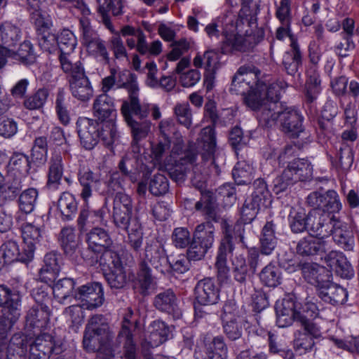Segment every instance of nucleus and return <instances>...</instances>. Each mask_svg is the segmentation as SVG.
Here are the masks:
<instances>
[{
	"mask_svg": "<svg viewBox=\"0 0 359 359\" xmlns=\"http://www.w3.org/2000/svg\"><path fill=\"white\" fill-rule=\"evenodd\" d=\"M22 37L21 29L11 21H4L0 25L1 43L8 47H15Z\"/></svg>",
	"mask_w": 359,
	"mask_h": 359,
	"instance_id": "47",
	"label": "nucleus"
},
{
	"mask_svg": "<svg viewBox=\"0 0 359 359\" xmlns=\"http://www.w3.org/2000/svg\"><path fill=\"white\" fill-rule=\"evenodd\" d=\"M308 213L302 208H291L288 221L292 233H300L307 231Z\"/></svg>",
	"mask_w": 359,
	"mask_h": 359,
	"instance_id": "53",
	"label": "nucleus"
},
{
	"mask_svg": "<svg viewBox=\"0 0 359 359\" xmlns=\"http://www.w3.org/2000/svg\"><path fill=\"white\" fill-rule=\"evenodd\" d=\"M88 248L95 254H100L107 248H111L113 241L107 231L101 227H93L86 233Z\"/></svg>",
	"mask_w": 359,
	"mask_h": 359,
	"instance_id": "32",
	"label": "nucleus"
},
{
	"mask_svg": "<svg viewBox=\"0 0 359 359\" xmlns=\"http://www.w3.org/2000/svg\"><path fill=\"white\" fill-rule=\"evenodd\" d=\"M133 313L123 317L121 329L118 332V338L123 339L122 359H140L137 356V345L134 341L133 334L130 330L132 323L130 320Z\"/></svg>",
	"mask_w": 359,
	"mask_h": 359,
	"instance_id": "33",
	"label": "nucleus"
},
{
	"mask_svg": "<svg viewBox=\"0 0 359 359\" xmlns=\"http://www.w3.org/2000/svg\"><path fill=\"white\" fill-rule=\"evenodd\" d=\"M316 294L323 302L334 306L344 305L348 297L346 288L330 278L316 290Z\"/></svg>",
	"mask_w": 359,
	"mask_h": 359,
	"instance_id": "20",
	"label": "nucleus"
},
{
	"mask_svg": "<svg viewBox=\"0 0 359 359\" xmlns=\"http://www.w3.org/2000/svg\"><path fill=\"white\" fill-rule=\"evenodd\" d=\"M71 97L60 88L57 90L55 100V110L61 123L67 126L70 122Z\"/></svg>",
	"mask_w": 359,
	"mask_h": 359,
	"instance_id": "45",
	"label": "nucleus"
},
{
	"mask_svg": "<svg viewBox=\"0 0 359 359\" xmlns=\"http://www.w3.org/2000/svg\"><path fill=\"white\" fill-rule=\"evenodd\" d=\"M58 241L64 253L69 257H73L78 248L74 228L63 227L59 233Z\"/></svg>",
	"mask_w": 359,
	"mask_h": 359,
	"instance_id": "49",
	"label": "nucleus"
},
{
	"mask_svg": "<svg viewBox=\"0 0 359 359\" xmlns=\"http://www.w3.org/2000/svg\"><path fill=\"white\" fill-rule=\"evenodd\" d=\"M127 239L126 243L128 245L129 248L136 254H141L140 252L142 250L144 233L142 230L141 224L136 221L133 226L128 231Z\"/></svg>",
	"mask_w": 359,
	"mask_h": 359,
	"instance_id": "62",
	"label": "nucleus"
},
{
	"mask_svg": "<svg viewBox=\"0 0 359 359\" xmlns=\"http://www.w3.org/2000/svg\"><path fill=\"white\" fill-rule=\"evenodd\" d=\"M218 52L217 50H208L203 57L198 54L194 59V65L198 68L204 64L206 72L215 73L219 62Z\"/></svg>",
	"mask_w": 359,
	"mask_h": 359,
	"instance_id": "64",
	"label": "nucleus"
},
{
	"mask_svg": "<svg viewBox=\"0 0 359 359\" xmlns=\"http://www.w3.org/2000/svg\"><path fill=\"white\" fill-rule=\"evenodd\" d=\"M121 111L125 121L135 119L134 116L143 121L149 114L150 105L147 103L142 104L138 97H132L131 100L123 101Z\"/></svg>",
	"mask_w": 359,
	"mask_h": 359,
	"instance_id": "36",
	"label": "nucleus"
},
{
	"mask_svg": "<svg viewBox=\"0 0 359 359\" xmlns=\"http://www.w3.org/2000/svg\"><path fill=\"white\" fill-rule=\"evenodd\" d=\"M295 249L300 257H312L327 254L330 246L325 238L310 233L297 242Z\"/></svg>",
	"mask_w": 359,
	"mask_h": 359,
	"instance_id": "19",
	"label": "nucleus"
},
{
	"mask_svg": "<svg viewBox=\"0 0 359 359\" xmlns=\"http://www.w3.org/2000/svg\"><path fill=\"white\" fill-rule=\"evenodd\" d=\"M121 34L123 36H132L126 39L127 46L130 49L135 48L142 55L157 56L162 51L161 42L156 40L150 44L148 43L144 33L140 28L136 29L133 26L126 25L121 28Z\"/></svg>",
	"mask_w": 359,
	"mask_h": 359,
	"instance_id": "5",
	"label": "nucleus"
},
{
	"mask_svg": "<svg viewBox=\"0 0 359 359\" xmlns=\"http://www.w3.org/2000/svg\"><path fill=\"white\" fill-rule=\"evenodd\" d=\"M152 304L158 311L168 314L174 319H179L182 316L178 298L172 288L160 290L154 296Z\"/></svg>",
	"mask_w": 359,
	"mask_h": 359,
	"instance_id": "16",
	"label": "nucleus"
},
{
	"mask_svg": "<svg viewBox=\"0 0 359 359\" xmlns=\"http://www.w3.org/2000/svg\"><path fill=\"white\" fill-rule=\"evenodd\" d=\"M231 264L234 280L241 285H245L251 273L247 266L245 257L243 255H237L232 260Z\"/></svg>",
	"mask_w": 359,
	"mask_h": 359,
	"instance_id": "56",
	"label": "nucleus"
},
{
	"mask_svg": "<svg viewBox=\"0 0 359 359\" xmlns=\"http://www.w3.org/2000/svg\"><path fill=\"white\" fill-rule=\"evenodd\" d=\"M204 117L212 123V126L203 128L201 131L202 143L204 142V149L207 150L203 157L208 158L216 151V133L215 127L219 121V116L217 109V104L214 100H209L204 106Z\"/></svg>",
	"mask_w": 359,
	"mask_h": 359,
	"instance_id": "8",
	"label": "nucleus"
},
{
	"mask_svg": "<svg viewBox=\"0 0 359 359\" xmlns=\"http://www.w3.org/2000/svg\"><path fill=\"white\" fill-rule=\"evenodd\" d=\"M51 309L31 307L25 316V328L35 335L45 330L49 323Z\"/></svg>",
	"mask_w": 359,
	"mask_h": 359,
	"instance_id": "27",
	"label": "nucleus"
},
{
	"mask_svg": "<svg viewBox=\"0 0 359 359\" xmlns=\"http://www.w3.org/2000/svg\"><path fill=\"white\" fill-rule=\"evenodd\" d=\"M306 202L313 209L319 210L324 213L339 212L342 208L338 194L332 189L325 192L313 191L308 196Z\"/></svg>",
	"mask_w": 359,
	"mask_h": 359,
	"instance_id": "13",
	"label": "nucleus"
},
{
	"mask_svg": "<svg viewBox=\"0 0 359 359\" xmlns=\"http://www.w3.org/2000/svg\"><path fill=\"white\" fill-rule=\"evenodd\" d=\"M78 204L76 196L69 191H64L60 194L57 208L60 212L62 221L69 222L75 217L78 211Z\"/></svg>",
	"mask_w": 359,
	"mask_h": 359,
	"instance_id": "39",
	"label": "nucleus"
},
{
	"mask_svg": "<svg viewBox=\"0 0 359 359\" xmlns=\"http://www.w3.org/2000/svg\"><path fill=\"white\" fill-rule=\"evenodd\" d=\"M283 104L266 102L257 111V118L259 124L266 128L275 125L279 120Z\"/></svg>",
	"mask_w": 359,
	"mask_h": 359,
	"instance_id": "38",
	"label": "nucleus"
},
{
	"mask_svg": "<svg viewBox=\"0 0 359 359\" xmlns=\"http://www.w3.org/2000/svg\"><path fill=\"white\" fill-rule=\"evenodd\" d=\"M48 142L46 136L35 137L31 149L29 156L34 166L36 168L43 165L47 161Z\"/></svg>",
	"mask_w": 359,
	"mask_h": 359,
	"instance_id": "48",
	"label": "nucleus"
},
{
	"mask_svg": "<svg viewBox=\"0 0 359 359\" xmlns=\"http://www.w3.org/2000/svg\"><path fill=\"white\" fill-rule=\"evenodd\" d=\"M194 296L199 305H214L219 301L220 289L214 278H204L195 285Z\"/></svg>",
	"mask_w": 359,
	"mask_h": 359,
	"instance_id": "18",
	"label": "nucleus"
},
{
	"mask_svg": "<svg viewBox=\"0 0 359 359\" xmlns=\"http://www.w3.org/2000/svg\"><path fill=\"white\" fill-rule=\"evenodd\" d=\"M300 270L304 280L314 285L316 290L330 277V272L316 263L304 262L300 264Z\"/></svg>",
	"mask_w": 359,
	"mask_h": 359,
	"instance_id": "31",
	"label": "nucleus"
},
{
	"mask_svg": "<svg viewBox=\"0 0 359 359\" xmlns=\"http://www.w3.org/2000/svg\"><path fill=\"white\" fill-rule=\"evenodd\" d=\"M261 283L269 287H276L281 283L282 274L280 269L270 262L259 273Z\"/></svg>",
	"mask_w": 359,
	"mask_h": 359,
	"instance_id": "57",
	"label": "nucleus"
},
{
	"mask_svg": "<svg viewBox=\"0 0 359 359\" xmlns=\"http://www.w3.org/2000/svg\"><path fill=\"white\" fill-rule=\"evenodd\" d=\"M29 340L22 332L14 334L9 343L0 348V359H27Z\"/></svg>",
	"mask_w": 359,
	"mask_h": 359,
	"instance_id": "22",
	"label": "nucleus"
},
{
	"mask_svg": "<svg viewBox=\"0 0 359 359\" xmlns=\"http://www.w3.org/2000/svg\"><path fill=\"white\" fill-rule=\"evenodd\" d=\"M51 292L52 289L48 283L34 287L31 291V296L36 304L35 306L50 309Z\"/></svg>",
	"mask_w": 359,
	"mask_h": 359,
	"instance_id": "63",
	"label": "nucleus"
},
{
	"mask_svg": "<svg viewBox=\"0 0 359 359\" xmlns=\"http://www.w3.org/2000/svg\"><path fill=\"white\" fill-rule=\"evenodd\" d=\"M79 183L81 186L80 198L83 203L88 204L90 198L95 194L104 195L105 189L102 188L101 174L95 172L89 168H80L77 173Z\"/></svg>",
	"mask_w": 359,
	"mask_h": 359,
	"instance_id": "9",
	"label": "nucleus"
},
{
	"mask_svg": "<svg viewBox=\"0 0 359 359\" xmlns=\"http://www.w3.org/2000/svg\"><path fill=\"white\" fill-rule=\"evenodd\" d=\"M39 334L33 341H29L30 350L50 356L51 353L59 354L63 351L62 343L56 340L48 333Z\"/></svg>",
	"mask_w": 359,
	"mask_h": 359,
	"instance_id": "28",
	"label": "nucleus"
},
{
	"mask_svg": "<svg viewBox=\"0 0 359 359\" xmlns=\"http://www.w3.org/2000/svg\"><path fill=\"white\" fill-rule=\"evenodd\" d=\"M75 299L81 302L82 307L87 310H95L104 302V289L100 282H90L79 286L74 292Z\"/></svg>",
	"mask_w": 359,
	"mask_h": 359,
	"instance_id": "12",
	"label": "nucleus"
},
{
	"mask_svg": "<svg viewBox=\"0 0 359 359\" xmlns=\"http://www.w3.org/2000/svg\"><path fill=\"white\" fill-rule=\"evenodd\" d=\"M26 252L24 250V247H22V251L20 252L18 243L13 241H8L0 247V254L4 257V259L9 264L15 261H20L24 263L30 262L31 260L23 259V258H25V256H27Z\"/></svg>",
	"mask_w": 359,
	"mask_h": 359,
	"instance_id": "60",
	"label": "nucleus"
},
{
	"mask_svg": "<svg viewBox=\"0 0 359 359\" xmlns=\"http://www.w3.org/2000/svg\"><path fill=\"white\" fill-rule=\"evenodd\" d=\"M18 208L19 210L27 215L32 213L36 206L39 196V191L35 188H28L18 195Z\"/></svg>",
	"mask_w": 359,
	"mask_h": 359,
	"instance_id": "61",
	"label": "nucleus"
},
{
	"mask_svg": "<svg viewBox=\"0 0 359 359\" xmlns=\"http://www.w3.org/2000/svg\"><path fill=\"white\" fill-rule=\"evenodd\" d=\"M332 227L330 235L335 244L344 251H353L355 247V237L348 225L336 219Z\"/></svg>",
	"mask_w": 359,
	"mask_h": 359,
	"instance_id": "30",
	"label": "nucleus"
},
{
	"mask_svg": "<svg viewBox=\"0 0 359 359\" xmlns=\"http://www.w3.org/2000/svg\"><path fill=\"white\" fill-rule=\"evenodd\" d=\"M22 236L24 241V250L27 256L24 260H32L34 257L35 245L39 243L41 238V229L32 223L23 224L21 226Z\"/></svg>",
	"mask_w": 359,
	"mask_h": 359,
	"instance_id": "37",
	"label": "nucleus"
},
{
	"mask_svg": "<svg viewBox=\"0 0 359 359\" xmlns=\"http://www.w3.org/2000/svg\"><path fill=\"white\" fill-rule=\"evenodd\" d=\"M49 95V90L47 88H39L25 97L22 106L29 111L41 110L47 102Z\"/></svg>",
	"mask_w": 359,
	"mask_h": 359,
	"instance_id": "50",
	"label": "nucleus"
},
{
	"mask_svg": "<svg viewBox=\"0 0 359 359\" xmlns=\"http://www.w3.org/2000/svg\"><path fill=\"white\" fill-rule=\"evenodd\" d=\"M113 338L107 318L102 314H94L86 325L83 347L87 352H97V359H114L111 347Z\"/></svg>",
	"mask_w": 359,
	"mask_h": 359,
	"instance_id": "2",
	"label": "nucleus"
},
{
	"mask_svg": "<svg viewBox=\"0 0 359 359\" xmlns=\"http://www.w3.org/2000/svg\"><path fill=\"white\" fill-rule=\"evenodd\" d=\"M73 97L83 102L88 101L93 95V88L86 74L69 82Z\"/></svg>",
	"mask_w": 359,
	"mask_h": 359,
	"instance_id": "42",
	"label": "nucleus"
},
{
	"mask_svg": "<svg viewBox=\"0 0 359 359\" xmlns=\"http://www.w3.org/2000/svg\"><path fill=\"white\" fill-rule=\"evenodd\" d=\"M324 259L325 264L341 278L351 279L354 276L353 268L343 252L331 250L326 254Z\"/></svg>",
	"mask_w": 359,
	"mask_h": 359,
	"instance_id": "26",
	"label": "nucleus"
},
{
	"mask_svg": "<svg viewBox=\"0 0 359 359\" xmlns=\"http://www.w3.org/2000/svg\"><path fill=\"white\" fill-rule=\"evenodd\" d=\"M20 316V309H5L0 316V348L9 343L8 336Z\"/></svg>",
	"mask_w": 359,
	"mask_h": 359,
	"instance_id": "41",
	"label": "nucleus"
},
{
	"mask_svg": "<svg viewBox=\"0 0 359 359\" xmlns=\"http://www.w3.org/2000/svg\"><path fill=\"white\" fill-rule=\"evenodd\" d=\"M259 86L261 88L266 102H274L276 104H283L280 102V92L285 89L287 84L283 80H277L269 84H266L259 80Z\"/></svg>",
	"mask_w": 359,
	"mask_h": 359,
	"instance_id": "52",
	"label": "nucleus"
},
{
	"mask_svg": "<svg viewBox=\"0 0 359 359\" xmlns=\"http://www.w3.org/2000/svg\"><path fill=\"white\" fill-rule=\"evenodd\" d=\"M74 287L75 282L73 279L65 278L58 280L51 289L55 298L62 304L71 295L74 297L76 290Z\"/></svg>",
	"mask_w": 359,
	"mask_h": 359,
	"instance_id": "58",
	"label": "nucleus"
},
{
	"mask_svg": "<svg viewBox=\"0 0 359 359\" xmlns=\"http://www.w3.org/2000/svg\"><path fill=\"white\" fill-rule=\"evenodd\" d=\"M76 126L81 145L86 149H93L99 142L100 121L96 118L79 117Z\"/></svg>",
	"mask_w": 359,
	"mask_h": 359,
	"instance_id": "15",
	"label": "nucleus"
},
{
	"mask_svg": "<svg viewBox=\"0 0 359 359\" xmlns=\"http://www.w3.org/2000/svg\"><path fill=\"white\" fill-rule=\"evenodd\" d=\"M60 255L55 252L44 257V266L39 271V279L45 283L52 282L60 271Z\"/></svg>",
	"mask_w": 359,
	"mask_h": 359,
	"instance_id": "40",
	"label": "nucleus"
},
{
	"mask_svg": "<svg viewBox=\"0 0 359 359\" xmlns=\"http://www.w3.org/2000/svg\"><path fill=\"white\" fill-rule=\"evenodd\" d=\"M133 204L131 197L126 193L115 194L113 198L112 218L115 226L123 231H128L133 219Z\"/></svg>",
	"mask_w": 359,
	"mask_h": 359,
	"instance_id": "7",
	"label": "nucleus"
},
{
	"mask_svg": "<svg viewBox=\"0 0 359 359\" xmlns=\"http://www.w3.org/2000/svg\"><path fill=\"white\" fill-rule=\"evenodd\" d=\"M335 221L334 216H330L317 209H312L308 212L307 231L316 236L327 238L332 232Z\"/></svg>",
	"mask_w": 359,
	"mask_h": 359,
	"instance_id": "17",
	"label": "nucleus"
},
{
	"mask_svg": "<svg viewBox=\"0 0 359 359\" xmlns=\"http://www.w3.org/2000/svg\"><path fill=\"white\" fill-rule=\"evenodd\" d=\"M22 188L21 176L6 173L4 176V182L0 184V206L15 199Z\"/></svg>",
	"mask_w": 359,
	"mask_h": 359,
	"instance_id": "29",
	"label": "nucleus"
},
{
	"mask_svg": "<svg viewBox=\"0 0 359 359\" xmlns=\"http://www.w3.org/2000/svg\"><path fill=\"white\" fill-rule=\"evenodd\" d=\"M285 169L295 182H305L312 178L313 165L308 159L301 158L292 159L291 161H288Z\"/></svg>",
	"mask_w": 359,
	"mask_h": 359,
	"instance_id": "35",
	"label": "nucleus"
},
{
	"mask_svg": "<svg viewBox=\"0 0 359 359\" xmlns=\"http://www.w3.org/2000/svg\"><path fill=\"white\" fill-rule=\"evenodd\" d=\"M194 210L203 217L205 222L198 224L193 233L192 238L197 244L209 251L215 243V227L213 223L221 226L222 217L213 193L210 191L201 192L200 199L194 205Z\"/></svg>",
	"mask_w": 359,
	"mask_h": 359,
	"instance_id": "1",
	"label": "nucleus"
},
{
	"mask_svg": "<svg viewBox=\"0 0 359 359\" xmlns=\"http://www.w3.org/2000/svg\"><path fill=\"white\" fill-rule=\"evenodd\" d=\"M103 276L108 285L112 290L124 289L129 282V278L123 266L116 267L111 271L108 270L107 272L103 273Z\"/></svg>",
	"mask_w": 359,
	"mask_h": 359,
	"instance_id": "51",
	"label": "nucleus"
},
{
	"mask_svg": "<svg viewBox=\"0 0 359 359\" xmlns=\"http://www.w3.org/2000/svg\"><path fill=\"white\" fill-rule=\"evenodd\" d=\"M253 191L248 200L259 207H268L272 200L266 181L262 178L255 180L252 184Z\"/></svg>",
	"mask_w": 359,
	"mask_h": 359,
	"instance_id": "46",
	"label": "nucleus"
},
{
	"mask_svg": "<svg viewBox=\"0 0 359 359\" xmlns=\"http://www.w3.org/2000/svg\"><path fill=\"white\" fill-rule=\"evenodd\" d=\"M260 70L254 66L243 65L239 67L232 79L230 87L231 93L243 97L259 84Z\"/></svg>",
	"mask_w": 359,
	"mask_h": 359,
	"instance_id": "11",
	"label": "nucleus"
},
{
	"mask_svg": "<svg viewBox=\"0 0 359 359\" xmlns=\"http://www.w3.org/2000/svg\"><path fill=\"white\" fill-rule=\"evenodd\" d=\"M224 39L220 46V52L222 54L249 52L257 44L255 36H243L238 32H224Z\"/></svg>",
	"mask_w": 359,
	"mask_h": 359,
	"instance_id": "14",
	"label": "nucleus"
},
{
	"mask_svg": "<svg viewBox=\"0 0 359 359\" xmlns=\"http://www.w3.org/2000/svg\"><path fill=\"white\" fill-rule=\"evenodd\" d=\"M303 309L304 305H302L295 294H287L281 301L276 303V325L284 328L292 325L294 321L299 322Z\"/></svg>",
	"mask_w": 359,
	"mask_h": 359,
	"instance_id": "4",
	"label": "nucleus"
},
{
	"mask_svg": "<svg viewBox=\"0 0 359 359\" xmlns=\"http://www.w3.org/2000/svg\"><path fill=\"white\" fill-rule=\"evenodd\" d=\"M36 167L32 163L29 156L22 152L14 151L11 156L8 164L6 165V173L11 175H17L25 176L31 173V170Z\"/></svg>",
	"mask_w": 359,
	"mask_h": 359,
	"instance_id": "34",
	"label": "nucleus"
},
{
	"mask_svg": "<svg viewBox=\"0 0 359 359\" xmlns=\"http://www.w3.org/2000/svg\"><path fill=\"white\" fill-rule=\"evenodd\" d=\"M169 263L168 256L164 247L157 241H147L142 254H140L139 264L153 267L156 271L165 274Z\"/></svg>",
	"mask_w": 359,
	"mask_h": 359,
	"instance_id": "10",
	"label": "nucleus"
},
{
	"mask_svg": "<svg viewBox=\"0 0 359 359\" xmlns=\"http://www.w3.org/2000/svg\"><path fill=\"white\" fill-rule=\"evenodd\" d=\"M303 120L304 117L298 110L283 104L279 118L283 132L292 137H298L304 130Z\"/></svg>",
	"mask_w": 359,
	"mask_h": 359,
	"instance_id": "21",
	"label": "nucleus"
},
{
	"mask_svg": "<svg viewBox=\"0 0 359 359\" xmlns=\"http://www.w3.org/2000/svg\"><path fill=\"white\" fill-rule=\"evenodd\" d=\"M221 233L215 265L218 280L226 283L229 279L230 271L227 265V257L233 255L236 248L234 240L238 239L243 248H247V243L245 241L244 226L240 224L233 225L226 218L221 222Z\"/></svg>",
	"mask_w": 359,
	"mask_h": 359,
	"instance_id": "3",
	"label": "nucleus"
},
{
	"mask_svg": "<svg viewBox=\"0 0 359 359\" xmlns=\"http://www.w3.org/2000/svg\"><path fill=\"white\" fill-rule=\"evenodd\" d=\"M316 306L313 304H304L303 313L299 321L304 329L302 334H307L311 337L318 339L321 337V331L320 327L313 322L314 318L317 313L313 311Z\"/></svg>",
	"mask_w": 359,
	"mask_h": 359,
	"instance_id": "43",
	"label": "nucleus"
},
{
	"mask_svg": "<svg viewBox=\"0 0 359 359\" xmlns=\"http://www.w3.org/2000/svg\"><path fill=\"white\" fill-rule=\"evenodd\" d=\"M92 113L99 121L116 119L117 110L115 99L107 93L97 95L93 100Z\"/></svg>",
	"mask_w": 359,
	"mask_h": 359,
	"instance_id": "24",
	"label": "nucleus"
},
{
	"mask_svg": "<svg viewBox=\"0 0 359 359\" xmlns=\"http://www.w3.org/2000/svg\"><path fill=\"white\" fill-rule=\"evenodd\" d=\"M135 283L140 294L142 296L148 295L149 294V290L154 283L151 268L138 264V270Z\"/></svg>",
	"mask_w": 359,
	"mask_h": 359,
	"instance_id": "55",
	"label": "nucleus"
},
{
	"mask_svg": "<svg viewBox=\"0 0 359 359\" xmlns=\"http://www.w3.org/2000/svg\"><path fill=\"white\" fill-rule=\"evenodd\" d=\"M59 61L62 71L68 75V82L86 74L81 62H72L69 55H60Z\"/></svg>",
	"mask_w": 359,
	"mask_h": 359,
	"instance_id": "59",
	"label": "nucleus"
},
{
	"mask_svg": "<svg viewBox=\"0 0 359 359\" xmlns=\"http://www.w3.org/2000/svg\"><path fill=\"white\" fill-rule=\"evenodd\" d=\"M173 152L177 154L176 161L179 165L170 168L168 173L172 180L181 183L184 181L186 177L187 167L184 166L193 165L196 161L198 151L196 144L189 142L184 149L180 144L176 145L173 148Z\"/></svg>",
	"mask_w": 359,
	"mask_h": 359,
	"instance_id": "6",
	"label": "nucleus"
},
{
	"mask_svg": "<svg viewBox=\"0 0 359 359\" xmlns=\"http://www.w3.org/2000/svg\"><path fill=\"white\" fill-rule=\"evenodd\" d=\"M118 138L116 119L100 121L99 140H101L105 146L110 147Z\"/></svg>",
	"mask_w": 359,
	"mask_h": 359,
	"instance_id": "54",
	"label": "nucleus"
},
{
	"mask_svg": "<svg viewBox=\"0 0 359 359\" xmlns=\"http://www.w3.org/2000/svg\"><path fill=\"white\" fill-rule=\"evenodd\" d=\"M65 172V163L61 153L58 151L52 152L48 162V171L46 174V188L48 189H57L62 183Z\"/></svg>",
	"mask_w": 359,
	"mask_h": 359,
	"instance_id": "25",
	"label": "nucleus"
},
{
	"mask_svg": "<svg viewBox=\"0 0 359 359\" xmlns=\"http://www.w3.org/2000/svg\"><path fill=\"white\" fill-rule=\"evenodd\" d=\"M304 103L311 109L316 107V101L322 91L321 79L316 67H309L306 72Z\"/></svg>",
	"mask_w": 359,
	"mask_h": 359,
	"instance_id": "23",
	"label": "nucleus"
},
{
	"mask_svg": "<svg viewBox=\"0 0 359 359\" xmlns=\"http://www.w3.org/2000/svg\"><path fill=\"white\" fill-rule=\"evenodd\" d=\"M277 245L275 235V224L272 221L266 222L263 226L259 236V248L262 255H270Z\"/></svg>",
	"mask_w": 359,
	"mask_h": 359,
	"instance_id": "44",
	"label": "nucleus"
}]
</instances>
